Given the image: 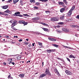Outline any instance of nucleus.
<instances>
[{
  "label": "nucleus",
  "instance_id": "f03ea898",
  "mask_svg": "<svg viewBox=\"0 0 79 79\" xmlns=\"http://www.w3.org/2000/svg\"><path fill=\"white\" fill-rule=\"evenodd\" d=\"M10 22L11 23H12V27H14L18 24L16 21L14 20H11Z\"/></svg>",
  "mask_w": 79,
  "mask_h": 79
},
{
  "label": "nucleus",
  "instance_id": "6e6d98bb",
  "mask_svg": "<svg viewBox=\"0 0 79 79\" xmlns=\"http://www.w3.org/2000/svg\"><path fill=\"white\" fill-rule=\"evenodd\" d=\"M19 42H22V41H23V40L22 39H21V40H19Z\"/></svg>",
  "mask_w": 79,
  "mask_h": 79
},
{
  "label": "nucleus",
  "instance_id": "5fc2aeb1",
  "mask_svg": "<svg viewBox=\"0 0 79 79\" xmlns=\"http://www.w3.org/2000/svg\"><path fill=\"white\" fill-rule=\"evenodd\" d=\"M44 25L45 26H48V25L45 23Z\"/></svg>",
  "mask_w": 79,
  "mask_h": 79
},
{
  "label": "nucleus",
  "instance_id": "9d476101",
  "mask_svg": "<svg viewBox=\"0 0 79 79\" xmlns=\"http://www.w3.org/2000/svg\"><path fill=\"white\" fill-rule=\"evenodd\" d=\"M46 75L45 73H43L41 75H40V76L39 77L40 78H42V77H45L46 76Z\"/></svg>",
  "mask_w": 79,
  "mask_h": 79
},
{
  "label": "nucleus",
  "instance_id": "680f3d73",
  "mask_svg": "<svg viewBox=\"0 0 79 79\" xmlns=\"http://www.w3.org/2000/svg\"><path fill=\"white\" fill-rule=\"evenodd\" d=\"M34 44H35V43H33L32 44L33 47H34Z\"/></svg>",
  "mask_w": 79,
  "mask_h": 79
},
{
  "label": "nucleus",
  "instance_id": "f3484780",
  "mask_svg": "<svg viewBox=\"0 0 79 79\" xmlns=\"http://www.w3.org/2000/svg\"><path fill=\"white\" fill-rule=\"evenodd\" d=\"M19 77H20L21 78H23L24 77V74L21 73L19 75Z\"/></svg>",
  "mask_w": 79,
  "mask_h": 79
},
{
  "label": "nucleus",
  "instance_id": "393cba45",
  "mask_svg": "<svg viewBox=\"0 0 79 79\" xmlns=\"http://www.w3.org/2000/svg\"><path fill=\"white\" fill-rule=\"evenodd\" d=\"M69 57V58H75V56H74L73 55H70Z\"/></svg>",
  "mask_w": 79,
  "mask_h": 79
},
{
  "label": "nucleus",
  "instance_id": "aec40b11",
  "mask_svg": "<svg viewBox=\"0 0 79 79\" xmlns=\"http://www.w3.org/2000/svg\"><path fill=\"white\" fill-rule=\"evenodd\" d=\"M59 5H64V2H58Z\"/></svg>",
  "mask_w": 79,
  "mask_h": 79
},
{
  "label": "nucleus",
  "instance_id": "0e129e2a",
  "mask_svg": "<svg viewBox=\"0 0 79 79\" xmlns=\"http://www.w3.org/2000/svg\"><path fill=\"white\" fill-rule=\"evenodd\" d=\"M26 40H27V41H29V39H26Z\"/></svg>",
  "mask_w": 79,
  "mask_h": 79
},
{
  "label": "nucleus",
  "instance_id": "412c9836",
  "mask_svg": "<svg viewBox=\"0 0 79 79\" xmlns=\"http://www.w3.org/2000/svg\"><path fill=\"white\" fill-rule=\"evenodd\" d=\"M18 2H19V0H13L14 4H16Z\"/></svg>",
  "mask_w": 79,
  "mask_h": 79
},
{
  "label": "nucleus",
  "instance_id": "bf43d9fd",
  "mask_svg": "<svg viewBox=\"0 0 79 79\" xmlns=\"http://www.w3.org/2000/svg\"><path fill=\"white\" fill-rule=\"evenodd\" d=\"M11 64H13V65H15V62H12L11 63Z\"/></svg>",
  "mask_w": 79,
  "mask_h": 79
},
{
  "label": "nucleus",
  "instance_id": "f704fd0d",
  "mask_svg": "<svg viewBox=\"0 0 79 79\" xmlns=\"http://www.w3.org/2000/svg\"><path fill=\"white\" fill-rule=\"evenodd\" d=\"M45 13H46L47 14H48V13H50V11H45Z\"/></svg>",
  "mask_w": 79,
  "mask_h": 79
},
{
  "label": "nucleus",
  "instance_id": "4c0bfd02",
  "mask_svg": "<svg viewBox=\"0 0 79 79\" xmlns=\"http://www.w3.org/2000/svg\"><path fill=\"white\" fill-rule=\"evenodd\" d=\"M45 23H42V22H40V24H43V25H45Z\"/></svg>",
  "mask_w": 79,
  "mask_h": 79
},
{
  "label": "nucleus",
  "instance_id": "e2e57ef3",
  "mask_svg": "<svg viewBox=\"0 0 79 79\" xmlns=\"http://www.w3.org/2000/svg\"><path fill=\"white\" fill-rule=\"evenodd\" d=\"M3 64H4V65H6V63L5 62H4Z\"/></svg>",
  "mask_w": 79,
  "mask_h": 79
},
{
  "label": "nucleus",
  "instance_id": "774afa93",
  "mask_svg": "<svg viewBox=\"0 0 79 79\" xmlns=\"http://www.w3.org/2000/svg\"><path fill=\"white\" fill-rule=\"evenodd\" d=\"M14 38H16V36H14Z\"/></svg>",
  "mask_w": 79,
  "mask_h": 79
},
{
  "label": "nucleus",
  "instance_id": "c756f323",
  "mask_svg": "<svg viewBox=\"0 0 79 79\" xmlns=\"http://www.w3.org/2000/svg\"><path fill=\"white\" fill-rule=\"evenodd\" d=\"M53 46H54V47H58V46L56 44H52Z\"/></svg>",
  "mask_w": 79,
  "mask_h": 79
},
{
  "label": "nucleus",
  "instance_id": "20e7f679",
  "mask_svg": "<svg viewBox=\"0 0 79 79\" xmlns=\"http://www.w3.org/2000/svg\"><path fill=\"white\" fill-rule=\"evenodd\" d=\"M51 20L52 21H58V19H57V17H53L51 19Z\"/></svg>",
  "mask_w": 79,
  "mask_h": 79
},
{
  "label": "nucleus",
  "instance_id": "338daca9",
  "mask_svg": "<svg viewBox=\"0 0 79 79\" xmlns=\"http://www.w3.org/2000/svg\"><path fill=\"white\" fill-rule=\"evenodd\" d=\"M44 62H42V66H44Z\"/></svg>",
  "mask_w": 79,
  "mask_h": 79
},
{
  "label": "nucleus",
  "instance_id": "864d4df0",
  "mask_svg": "<svg viewBox=\"0 0 79 79\" xmlns=\"http://www.w3.org/2000/svg\"><path fill=\"white\" fill-rule=\"evenodd\" d=\"M10 77H11V75H9L8 76V79L10 78Z\"/></svg>",
  "mask_w": 79,
  "mask_h": 79
},
{
  "label": "nucleus",
  "instance_id": "a211bd4d",
  "mask_svg": "<svg viewBox=\"0 0 79 79\" xmlns=\"http://www.w3.org/2000/svg\"><path fill=\"white\" fill-rule=\"evenodd\" d=\"M60 19L61 20H63L64 19V15H61Z\"/></svg>",
  "mask_w": 79,
  "mask_h": 79
},
{
  "label": "nucleus",
  "instance_id": "de8ad7c7",
  "mask_svg": "<svg viewBox=\"0 0 79 79\" xmlns=\"http://www.w3.org/2000/svg\"><path fill=\"white\" fill-rule=\"evenodd\" d=\"M36 5H40V3L39 2H36Z\"/></svg>",
  "mask_w": 79,
  "mask_h": 79
},
{
  "label": "nucleus",
  "instance_id": "6ab92c4d",
  "mask_svg": "<svg viewBox=\"0 0 79 79\" xmlns=\"http://www.w3.org/2000/svg\"><path fill=\"white\" fill-rule=\"evenodd\" d=\"M4 13H9L10 14H11V13H12L11 11L8 10V9H7L6 10L4 11Z\"/></svg>",
  "mask_w": 79,
  "mask_h": 79
},
{
  "label": "nucleus",
  "instance_id": "7ed1b4c3",
  "mask_svg": "<svg viewBox=\"0 0 79 79\" xmlns=\"http://www.w3.org/2000/svg\"><path fill=\"white\" fill-rule=\"evenodd\" d=\"M19 23L20 24H23L24 26H25V25H27V23L25 22V21L24 20L19 21Z\"/></svg>",
  "mask_w": 79,
  "mask_h": 79
},
{
  "label": "nucleus",
  "instance_id": "49530a36",
  "mask_svg": "<svg viewBox=\"0 0 79 79\" xmlns=\"http://www.w3.org/2000/svg\"><path fill=\"white\" fill-rule=\"evenodd\" d=\"M18 16H19V17H23V15L19 14Z\"/></svg>",
  "mask_w": 79,
  "mask_h": 79
},
{
  "label": "nucleus",
  "instance_id": "79ce46f5",
  "mask_svg": "<svg viewBox=\"0 0 79 79\" xmlns=\"http://www.w3.org/2000/svg\"><path fill=\"white\" fill-rule=\"evenodd\" d=\"M72 27H76V25H73L72 26Z\"/></svg>",
  "mask_w": 79,
  "mask_h": 79
},
{
  "label": "nucleus",
  "instance_id": "a19ab883",
  "mask_svg": "<svg viewBox=\"0 0 79 79\" xmlns=\"http://www.w3.org/2000/svg\"><path fill=\"white\" fill-rule=\"evenodd\" d=\"M76 18L78 19H79V15H77L76 17Z\"/></svg>",
  "mask_w": 79,
  "mask_h": 79
},
{
  "label": "nucleus",
  "instance_id": "5701e85b",
  "mask_svg": "<svg viewBox=\"0 0 79 79\" xmlns=\"http://www.w3.org/2000/svg\"><path fill=\"white\" fill-rule=\"evenodd\" d=\"M71 20L69 19H68L65 20V21L66 22H70Z\"/></svg>",
  "mask_w": 79,
  "mask_h": 79
},
{
  "label": "nucleus",
  "instance_id": "b1692460",
  "mask_svg": "<svg viewBox=\"0 0 79 79\" xmlns=\"http://www.w3.org/2000/svg\"><path fill=\"white\" fill-rule=\"evenodd\" d=\"M74 9H75V6H73L70 10H71V11H73Z\"/></svg>",
  "mask_w": 79,
  "mask_h": 79
},
{
  "label": "nucleus",
  "instance_id": "a878e982",
  "mask_svg": "<svg viewBox=\"0 0 79 79\" xmlns=\"http://www.w3.org/2000/svg\"><path fill=\"white\" fill-rule=\"evenodd\" d=\"M57 59H58V60H61V61H63V62H64V60L63 59H61L58 57L57 58Z\"/></svg>",
  "mask_w": 79,
  "mask_h": 79
},
{
  "label": "nucleus",
  "instance_id": "423d86ee",
  "mask_svg": "<svg viewBox=\"0 0 79 79\" xmlns=\"http://www.w3.org/2000/svg\"><path fill=\"white\" fill-rule=\"evenodd\" d=\"M62 30L63 31H64V32H69V30L65 28H63Z\"/></svg>",
  "mask_w": 79,
  "mask_h": 79
},
{
  "label": "nucleus",
  "instance_id": "39448f33",
  "mask_svg": "<svg viewBox=\"0 0 79 79\" xmlns=\"http://www.w3.org/2000/svg\"><path fill=\"white\" fill-rule=\"evenodd\" d=\"M65 72L67 74H68V75H72V74H73V73H72V72H71L69 70H66L65 71Z\"/></svg>",
  "mask_w": 79,
  "mask_h": 79
},
{
  "label": "nucleus",
  "instance_id": "2f4dec72",
  "mask_svg": "<svg viewBox=\"0 0 79 79\" xmlns=\"http://www.w3.org/2000/svg\"><path fill=\"white\" fill-rule=\"evenodd\" d=\"M35 34L36 35H40V33L35 32Z\"/></svg>",
  "mask_w": 79,
  "mask_h": 79
},
{
  "label": "nucleus",
  "instance_id": "4d7b16f0",
  "mask_svg": "<svg viewBox=\"0 0 79 79\" xmlns=\"http://www.w3.org/2000/svg\"><path fill=\"white\" fill-rule=\"evenodd\" d=\"M39 2H44V0H38Z\"/></svg>",
  "mask_w": 79,
  "mask_h": 79
},
{
  "label": "nucleus",
  "instance_id": "7c9ffc66",
  "mask_svg": "<svg viewBox=\"0 0 79 79\" xmlns=\"http://www.w3.org/2000/svg\"><path fill=\"white\" fill-rule=\"evenodd\" d=\"M0 15H4V13L3 12H0Z\"/></svg>",
  "mask_w": 79,
  "mask_h": 79
},
{
  "label": "nucleus",
  "instance_id": "c9c22d12",
  "mask_svg": "<svg viewBox=\"0 0 79 79\" xmlns=\"http://www.w3.org/2000/svg\"><path fill=\"white\" fill-rule=\"evenodd\" d=\"M23 15L24 16H29V15H27V14H24Z\"/></svg>",
  "mask_w": 79,
  "mask_h": 79
},
{
  "label": "nucleus",
  "instance_id": "37998d69",
  "mask_svg": "<svg viewBox=\"0 0 79 79\" xmlns=\"http://www.w3.org/2000/svg\"><path fill=\"white\" fill-rule=\"evenodd\" d=\"M6 38H7V39H9V35L5 36Z\"/></svg>",
  "mask_w": 79,
  "mask_h": 79
},
{
  "label": "nucleus",
  "instance_id": "ddd939ff",
  "mask_svg": "<svg viewBox=\"0 0 79 79\" xmlns=\"http://www.w3.org/2000/svg\"><path fill=\"white\" fill-rule=\"evenodd\" d=\"M42 29H43V30L44 31H45L46 32H49V31H50V30L48 29L47 28H45L44 27H42Z\"/></svg>",
  "mask_w": 79,
  "mask_h": 79
},
{
  "label": "nucleus",
  "instance_id": "052dcab7",
  "mask_svg": "<svg viewBox=\"0 0 79 79\" xmlns=\"http://www.w3.org/2000/svg\"><path fill=\"white\" fill-rule=\"evenodd\" d=\"M76 27H77V28H79V26L77 25H76Z\"/></svg>",
  "mask_w": 79,
  "mask_h": 79
},
{
  "label": "nucleus",
  "instance_id": "ea45409f",
  "mask_svg": "<svg viewBox=\"0 0 79 79\" xmlns=\"http://www.w3.org/2000/svg\"><path fill=\"white\" fill-rule=\"evenodd\" d=\"M66 59H67V60H68V61H69V62H71V61H70V59H69L68 57H66Z\"/></svg>",
  "mask_w": 79,
  "mask_h": 79
},
{
  "label": "nucleus",
  "instance_id": "0eeeda50",
  "mask_svg": "<svg viewBox=\"0 0 79 79\" xmlns=\"http://www.w3.org/2000/svg\"><path fill=\"white\" fill-rule=\"evenodd\" d=\"M48 39L49 40H51V41H53V42H55V41H56V39H54L53 38L48 37Z\"/></svg>",
  "mask_w": 79,
  "mask_h": 79
},
{
  "label": "nucleus",
  "instance_id": "6e6552de",
  "mask_svg": "<svg viewBox=\"0 0 79 79\" xmlns=\"http://www.w3.org/2000/svg\"><path fill=\"white\" fill-rule=\"evenodd\" d=\"M47 52L48 53H50V52H55V49H48L47 50Z\"/></svg>",
  "mask_w": 79,
  "mask_h": 79
},
{
  "label": "nucleus",
  "instance_id": "13d9d810",
  "mask_svg": "<svg viewBox=\"0 0 79 79\" xmlns=\"http://www.w3.org/2000/svg\"><path fill=\"white\" fill-rule=\"evenodd\" d=\"M28 44H29L28 43H25V45H27Z\"/></svg>",
  "mask_w": 79,
  "mask_h": 79
},
{
  "label": "nucleus",
  "instance_id": "9b49d317",
  "mask_svg": "<svg viewBox=\"0 0 79 79\" xmlns=\"http://www.w3.org/2000/svg\"><path fill=\"white\" fill-rule=\"evenodd\" d=\"M72 14V11H71V10H70L68 13V16L69 17H70Z\"/></svg>",
  "mask_w": 79,
  "mask_h": 79
},
{
  "label": "nucleus",
  "instance_id": "c85d7f7f",
  "mask_svg": "<svg viewBox=\"0 0 79 79\" xmlns=\"http://www.w3.org/2000/svg\"><path fill=\"white\" fill-rule=\"evenodd\" d=\"M11 28L12 29H13V30H15V31H16V30H17V29H16L15 27H12V26L11 27Z\"/></svg>",
  "mask_w": 79,
  "mask_h": 79
},
{
  "label": "nucleus",
  "instance_id": "4468645a",
  "mask_svg": "<svg viewBox=\"0 0 79 79\" xmlns=\"http://www.w3.org/2000/svg\"><path fill=\"white\" fill-rule=\"evenodd\" d=\"M65 10H66V9L65 8H62L60 9V12H61V13H63Z\"/></svg>",
  "mask_w": 79,
  "mask_h": 79
},
{
  "label": "nucleus",
  "instance_id": "72a5a7b5",
  "mask_svg": "<svg viewBox=\"0 0 79 79\" xmlns=\"http://www.w3.org/2000/svg\"><path fill=\"white\" fill-rule=\"evenodd\" d=\"M64 2V3L66 4V5H67V4H68V2H67V1H63Z\"/></svg>",
  "mask_w": 79,
  "mask_h": 79
},
{
  "label": "nucleus",
  "instance_id": "f257e3e1",
  "mask_svg": "<svg viewBox=\"0 0 79 79\" xmlns=\"http://www.w3.org/2000/svg\"><path fill=\"white\" fill-rule=\"evenodd\" d=\"M45 73L46 75H48V76H52V74H51V73L50 72V71L49 70V69L48 68L46 69L45 71Z\"/></svg>",
  "mask_w": 79,
  "mask_h": 79
},
{
  "label": "nucleus",
  "instance_id": "603ef678",
  "mask_svg": "<svg viewBox=\"0 0 79 79\" xmlns=\"http://www.w3.org/2000/svg\"><path fill=\"white\" fill-rule=\"evenodd\" d=\"M48 0H43V2H47Z\"/></svg>",
  "mask_w": 79,
  "mask_h": 79
},
{
  "label": "nucleus",
  "instance_id": "cd10ccee",
  "mask_svg": "<svg viewBox=\"0 0 79 79\" xmlns=\"http://www.w3.org/2000/svg\"><path fill=\"white\" fill-rule=\"evenodd\" d=\"M30 2L31 3H35V0H30Z\"/></svg>",
  "mask_w": 79,
  "mask_h": 79
},
{
  "label": "nucleus",
  "instance_id": "f8f14e48",
  "mask_svg": "<svg viewBox=\"0 0 79 79\" xmlns=\"http://www.w3.org/2000/svg\"><path fill=\"white\" fill-rule=\"evenodd\" d=\"M40 18L39 17H36L32 18L31 20H39Z\"/></svg>",
  "mask_w": 79,
  "mask_h": 79
},
{
  "label": "nucleus",
  "instance_id": "1a4fd4ad",
  "mask_svg": "<svg viewBox=\"0 0 79 79\" xmlns=\"http://www.w3.org/2000/svg\"><path fill=\"white\" fill-rule=\"evenodd\" d=\"M7 61H8L10 62L9 63V64H11V63H12V61H13V59H12V58H9L7 59Z\"/></svg>",
  "mask_w": 79,
  "mask_h": 79
},
{
  "label": "nucleus",
  "instance_id": "58836bf2",
  "mask_svg": "<svg viewBox=\"0 0 79 79\" xmlns=\"http://www.w3.org/2000/svg\"><path fill=\"white\" fill-rule=\"evenodd\" d=\"M57 71H58V70H57V69H54V72H55V73H56V72H57Z\"/></svg>",
  "mask_w": 79,
  "mask_h": 79
},
{
  "label": "nucleus",
  "instance_id": "69168bd1",
  "mask_svg": "<svg viewBox=\"0 0 79 79\" xmlns=\"http://www.w3.org/2000/svg\"><path fill=\"white\" fill-rule=\"evenodd\" d=\"M28 47H31V44L28 45Z\"/></svg>",
  "mask_w": 79,
  "mask_h": 79
},
{
  "label": "nucleus",
  "instance_id": "dca6fc26",
  "mask_svg": "<svg viewBox=\"0 0 79 79\" xmlns=\"http://www.w3.org/2000/svg\"><path fill=\"white\" fill-rule=\"evenodd\" d=\"M2 9H7L8 8V6H3L2 7Z\"/></svg>",
  "mask_w": 79,
  "mask_h": 79
},
{
  "label": "nucleus",
  "instance_id": "473e14b6",
  "mask_svg": "<svg viewBox=\"0 0 79 79\" xmlns=\"http://www.w3.org/2000/svg\"><path fill=\"white\" fill-rule=\"evenodd\" d=\"M59 24L62 25V24H64V23L63 22H60L59 23Z\"/></svg>",
  "mask_w": 79,
  "mask_h": 79
},
{
  "label": "nucleus",
  "instance_id": "8fccbe9b",
  "mask_svg": "<svg viewBox=\"0 0 79 79\" xmlns=\"http://www.w3.org/2000/svg\"><path fill=\"white\" fill-rule=\"evenodd\" d=\"M56 31H57V32H61V31L59 30H56Z\"/></svg>",
  "mask_w": 79,
  "mask_h": 79
},
{
  "label": "nucleus",
  "instance_id": "09e8293b",
  "mask_svg": "<svg viewBox=\"0 0 79 79\" xmlns=\"http://www.w3.org/2000/svg\"><path fill=\"white\" fill-rule=\"evenodd\" d=\"M4 15L5 16H8V14H4Z\"/></svg>",
  "mask_w": 79,
  "mask_h": 79
},
{
  "label": "nucleus",
  "instance_id": "3c124183",
  "mask_svg": "<svg viewBox=\"0 0 79 79\" xmlns=\"http://www.w3.org/2000/svg\"><path fill=\"white\" fill-rule=\"evenodd\" d=\"M63 47H64V48H68V47L66 46H63Z\"/></svg>",
  "mask_w": 79,
  "mask_h": 79
},
{
  "label": "nucleus",
  "instance_id": "bb28decb",
  "mask_svg": "<svg viewBox=\"0 0 79 79\" xmlns=\"http://www.w3.org/2000/svg\"><path fill=\"white\" fill-rule=\"evenodd\" d=\"M21 56H19L17 57V60H21Z\"/></svg>",
  "mask_w": 79,
  "mask_h": 79
},
{
  "label": "nucleus",
  "instance_id": "4be33fe9",
  "mask_svg": "<svg viewBox=\"0 0 79 79\" xmlns=\"http://www.w3.org/2000/svg\"><path fill=\"white\" fill-rule=\"evenodd\" d=\"M38 45H40V47H43V46L42 45H43V44L41 43H40V42H38Z\"/></svg>",
  "mask_w": 79,
  "mask_h": 79
},
{
  "label": "nucleus",
  "instance_id": "a18cd8bd",
  "mask_svg": "<svg viewBox=\"0 0 79 79\" xmlns=\"http://www.w3.org/2000/svg\"><path fill=\"white\" fill-rule=\"evenodd\" d=\"M56 73V74H60V73H59V72H58V70Z\"/></svg>",
  "mask_w": 79,
  "mask_h": 79
},
{
  "label": "nucleus",
  "instance_id": "2eb2a0df",
  "mask_svg": "<svg viewBox=\"0 0 79 79\" xmlns=\"http://www.w3.org/2000/svg\"><path fill=\"white\" fill-rule=\"evenodd\" d=\"M19 14H20V12H15L14 15H15V16H18Z\"/></svg>",
  "mask_w": 79,
  "mask_h": 79
},
{
  "label": "nucleus",
  "instance_id": "e433bc0d",
  "mask_svg": "<svg viewBox=\"0 0 79 79\" xmlns=\"http://www.w3.org/2000/svg\"><path fill=\"white\" fill-rule=\"evenodd\" d=\"M33 8H34V9H39V7H37L36 6H35L33 7Z\"/></svg>",
  "mask_w": 79,
  "mask_h": 79
},
{
  "label": "nucleus",
  "instance_id": "c03bdc74",
  "mask_svg": "<svg viewBox=\"0 0 79 79\" xmlns=\"http://www.w3.org/2000/svg\"><path fill=\"white\" fill-rule=\"evenodd\" d=\"M11 1H13V0H10L8 1L7 2H8V3H10V2H11Z\"/></svg>",
  "mask_w": 79,
  "mask_h": 79
}]
</instances>
